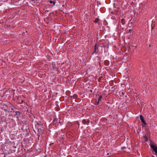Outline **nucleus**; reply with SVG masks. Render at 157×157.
Instances as JSON below:
<instances>
[{
    "label": "nucleus",
    "mask_w": 157,
    "mask_h": 157,
    "mask_svg": "<svg viewBox=\"0 0 157 157\" xmlns=\"http://www.w3.org/2000/svg\"><path fill=\"white\" fill-rule=\"evenodd\" d=\"M151 148L157 154V147L154 145L151 144Z\"/></svg>",
    "instance_id": "f03ea898"
},
{
    "label": "nucleus",
    "mask_w": 157,
    "mask_h": 157,
    "mask_svg": "<svg viewBox=\"0 0 157 157\" xmlns=\"http://www.w3.org/2000/svg\"><path fill=\"white\" fill-rule=\"evenodd\" d=\"M140 118L141 121L143 123V124L145 125H146V123L145 122V121L144 120V117L142 115H140Z\"/></svg>",
    "instance_id": "20e7f679"
},
{
    "label": "nucleus",
    "mask_w": 157,
    "mask_h": 157,
    "mask_svg": "<svg viewBox=\"0 0 157 157\" xmlns=\"http://www.w3.org/2000/svg\"><path fill=\"white\" fill-rule=\"evenodd\" d=\"M102 98V96H100L98 98V101H99Z\"/></svg>",
    "instance_id": "1a4fd4ad"
},
{
    "label": "nucleus",
    "mask_w": 157,
    "mask_h": 157,
    "mask_svg": "<svg viewBox=\"0 0 157 157\" xmlns=\"http://www.w3.org/2000/svg\"><path fill=\"white\" fill-rule=\"evenodd\" d=\"M55 120H56V119H54L53 120V121H55Z\"/></svg>",
    "instance_id": "ddd939ff"
},
{
    "label": "nucleus",
    "mask_w": 157,
    "mask_h": 157,
    "mask_svg": "<svg viewBox=\"0 0 157 157\" xmlns=\"http://www.w3.org/2000/svg\"><path fill=\"white\" fill-rule=\"evenodd\" d=\"M98 46L97 44L95 45L94 50L93 52L94 53H97L98 52Z\"/></svg>",
    "instance_id": "7ed1b4c3"
},
{
    "label": "nucleus",
    "mask_w": 157,
    "mask_h": 157,
    "mask_svg": "<svg viewBox=\"0 0 157 157\" xmlns=\"http://www.w3.org/2000/svg\"><path fill=\"white\" fill-rule=\"evenodd\" d=\"M4 157H5V156H4Z\"/></svg>",
    "instance_id": "dca6fc26"
},
{
    "label": "nucleus",
    "mask_w": 157,
    "mask_h": 157,
    "mask_svg": "<svg viewBox=\"0 0 157 157\" xmlns=\"http://www.w3.org/2000/svg\"><path fill=\"white\" fill-rule=\"evenodd\" d=\"M49 2H50V3H53V6H54V5H55V3H56V2H55V1H53H53H50Z\"/></svg>",
    "instance_id": "0eeeda50"
},
{
    "label": "nucleus",
    "mask_w": 157,
    "mask_h": 157,
    "mask_svg": "<svg viewBox=\"0 0 157 157\" xmlns=\"http://www.w3.org/2000/svg\"><path fill=\"white\" fill-rule=\"evenodd\" d=\"M35 126L38 132V135L39 138L43 133V129L41 128H42V125L41 124H39L38 123H36V124H35Z\"/></svg>",
    "instance_id": "f257e3e1"
},
{
    "label": "nucleus",
    "mask_w": 157,
    "mask_h": 157,
    "mask_svg": "<svg viewBox=\"0 0 157 157\" xmlns=\"http://www.w3.org/2000/svg\"><path fill=\"white\" fill-rule=\"evenodd\" d=\"M82 122L84 124H88L90 123V121L88 120H83Z\"/></svg>",
    "instance_id": "39448f33"
},
{
    "label": "nucleus",
    "mask_w": 157,
    "mask_h": 157,
    "mask_svg": "<svg viewBox=\"0 0 157 157\" xmlns=\"http://www.w3.org/2000/svg\"><path fill=\"white\" fill-rule=\"evenodd\" d=\"M144 138L145 139V141H147V137L146 136H144Z\"/></svg>",
    "instance_id": "9b49d317"
},
{
    "label": "nucleus",
    "mask_w": 157,
    "mask_h": 157,
    "mask_svg": "<svg viewBox=\"0 0 157 157\" xmlns=\"http://www.w3.org/2000/svg\"><path fill=\"white\" fill-rule=\"evenodd\" d=\"M4 111H5V112H6V111H7V110H6V109H4Z\"/></svg>",
    "instance_id": "f8f14e48"
},
{
    "label": "nucleus",
    "mask_w": 157,
    "mask_h": 157,
    "mask_svg": "<svg viewBox=\"0 0 157 157\" xmlns=\"http://www.w3.org/2000/svg\"><path fill=\"white\" fill-rule=\"evenodd\" d=\"M121 21L122 25H124L125 24V22L124 19H122L121 20Z\"/></svg>",
    "instance_id": "423d86ee"
},
{
    "label": "nucleus",
    "mask_w": 157,
    "mask_h": 157,
    "mask_svg": "<svg viewBox=\"0 0 157 157\" xmlns=\"http://www.w3.org/2000/svg\"><path fill=\"white\" fill-rule=\"evenodd\" d=\"M17 113H20V112H17Z\"/></svg>",
    "instance_id": "2eb2a0df"
},
{
    "label": "nucleus",
    "mask_w": 157,
    "mask_h": 157,
    "mask_svg": "<svg viewBox=\"0 0 157 157\" xmlns=\"http://www.w3.org/2000/svg\"><path fill=\"white\" fill-rule=\"evenodd\" d=\"M124 148H125V147H124L123 148H122V149Z\"/></svg>",
    "instance_id": "4468645a"
},
{
    "label": "nucleus",
    "mask_w": 157,
    "mask_h": 157,
    "mask_svg": "<svg viewBox=\"0 0 157 157\" xmlns=\"http://www.w3.org/2000/svg\"><path fill=\"white\" fill-rule=\"evenodd\" d=\"M99 19L98 18H97L94 21L95 23H97L99 21Z\"/></svg>",
    "instance_id": "6e6552de"
},
{
    "label": "nucleus",
    "mask_w": 157,
    "mask_h": 157,
    "mask_svg": "<svg viewBox=\"0 0 157 157\" xmlns=\"http://www.w3.org/2000/svg\"><path fill=\"white\" fill-rule=\"evenodd\" d=\"M99 104V101H98V102H95L94 104V105H98Z\"/></svg>",
    "instance_id": "9d476101"
}]
</instances>
